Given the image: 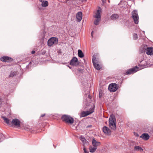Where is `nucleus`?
Returning <instances> with one entry per match:
<instances>
[{
  "instance_id": "nucleus-29",
  "label": "nucleus",
  "mask_w": 153,
  "mask_h": 153,
  "mask_svg": "<svg viewBox=\"0 0 153 153\" xmlns=\"http://www.w3.org/2000/svg\"><path fill=\"white\" fill-rule=\"evenodd\" d=\"M3 102V101L2 99L0 97V105Z\"/></svg>"
},
{
  "instance_id": "nucleus-24",
  "label": "nucleus",
  "mask_w": 153,
  "mask_h": 153,
  "mask_svg": "<svg viewBox=\"0 0 153 153\" xmlns=\"http://www.w3.org/2000/svg\"><path fill=\"white\" fill-rule=\"evenodd\" d=\"M97 149V147L94 146L93 147H91L90 148V152L91 153L94 152Z\"/></svg>"
},
{
  "instance_id": "nucleus-1",
  "label": "nucleus",
  "mask_w": 153,
  "mask_h": 153,
  "mask_svg": "<svg viewBox=\"0 0 153 153\" xmlns=\"http://www.w3.org/2000/svg\"><path fill=\"white\" fill-rule=\"evenodd\" d=\"M109 127L112 129L115 130L116 129V120L115 117L113 114L110 115L109 118Z\"/></svg>"
},
{
  "instance_id": "nucleus-23",
  "label": "nucleus",
  "mask_w": 153,
  "mask_h": 153,
  "mask_svg": "<svg viewBox=\"0 0 153 153\" xmlns=\"http://www.w3.org/2000/svg\"><path fill=\"white\" fill-rule=\"evenodd\" d=\"M48 1H43L42 3V7H47L48 5Z\"/></svg>"
},
{
  "instance_id": "nucleus-10",
  "label": "nucleus",
  "mask_w": 153,
  "mask_h": 153,
  "mask_svg": "<svg viewBox=\"0 0 153 153\" xmlns=\"http://www.w3.org/2000/svg\"><path fill=\"white\" fill-rule=\"evenodd\" d=\"M140 70L139 68L137 66L135 67L129 69L126 72L127 74H133Z\"/></svg>"
},
{
  "instance_id": "nucleus-32",
  "label": "nucleus",
  "mask_w": 153,
  "mask_h": 153,
  "mask_svg": "<svg viewBox=\"0 0 153 153\" xmlns=\"http://www.w3.org/2000/svg\"><path fill=\"white\" fill-rule=\"evenodd\" d=\"M45 115V114H42L41 115V117H43Z\"/></svg>"
},
{
  "instance_id": "nucleus-34",
  "label": "nucleus",
  "mask_w": 153,
  "mask_h": 153,
  "mask_svg": "<svg viewBox=\"0 0 153 153\" xmlns=\"http://www.w3.org/2000/svg\"><path fill=\"white\" fill-rule=\"evenodd\" d=\"M82 1H86V0H82Z\"/></svg>"
},
{
  "instance_id": "nucleus-8",
  "label": "nucleus",
  "mask_w": 153,
  "mask_h": 153,
  "mask_svg": "<svg viewBox=\"0 0 153 153\" xmlns=\"http://www.w3.org/2000/svg\"><path fill=\"white\" fill-rule=\"evenodd\" d=\"M118 88V86L117 84L115 83H112L109 85L108 89L111 92H115Z\"/></svg>"
},
{
  "instance_id": "nucleus-26",
  "label": "nucleus",
  "mask_w": 153,
  "mask_h": 153,
  "mask_svg": "<svg viewBox=\"0 0 153 153\" xmlns=\"http://www.w3.org/2000/svg\"><path fill=\"white\" fill-rule=\"evenodd\" d=\"M4 135L0 133V142L2 141L4 139Z\"/></svg>"
},
{
  "instance_id": "nucleus-2",
  "label": "nucleus",
  "mask_w": 153,
  "mask_h": 153,
  "mask_svg": "<svg viewBox=\"0 0 153 153\" xmlns=\"http://www.w3.org/2000/svg\"><path fill=\"white\" fill-rule=\"evenodd\" d=\"M102 12V9L100 7H99L98 10L95 15L94 16V17L96 18V19L94 21V24L96 25H97L100 20L101 15L100 13Z\"/></svg>"
},
{
  "instance_id": "nucleus-20",
  "label": "nucleus",
  "mask_w": 153,
  "mask_h": 153,
  "mask_svg": "<svg viewBox=\"0 0 153 153\" xmlns=\"http://www.w3.org/2000/svg\"><path fill=\"white\" fill-rule=\"evenodd\" d=\"M119 17L118 15L116 14H113L111 16V19L112 20H115Z\"/></svg>"
},
{
  "instance_id": "nucleus-18",
  "label": "nucleus",
  "mask_w": 153,
  "mask_h": 153,
  "mask_svg": "<svg viewBox=\"0 0 153 153\" xmlns=\"http://www.w3.org/2000/svg\"><path fill=\"white\" fill-rule=\"evenodd\" d=\"M79 139L82 142L84 146L85 144H87V143H88V142L87 141L86 139L82 135H81L80 136Z\"/></svg>"
},
{
  "instance_id": "nucleus-31",
  "label": "nucleus",
  "mask_w": 153,
  "mask_h": 153,
  "mask_svg": "<svg viewBox=\"0 0 153 153\" xmlns=\"http://www.w3.org/2000/svg\"><path fill=\"white\" fill-rule=\"evenodd\" d=\"M101 96H102V94H101V93L100 92L99 94V97L100 98L101 97Z\"/></svg>"
},
{
  "instance_id": "nucleus-12",
  "label": "nucleus",
  "mask_w": 153,
  "mask_h": 153,
  "mask_svg": "<svg viewBox=\"0 0 153 153\" xmlns=\"http://www.w3.org/2000/svg\"><path fill=\"white\" fill-rule=\"evenodd\" d=\"M102 130L104 134L107 135H110L111 131L110 129L107 127L104 126L102 128Z\"/></svg>"
},
{
  "instance_id": "nucleus-28",
  "label": "nucleus",
  "mask_w": 153,
  "mask_h": 153,
  "mask_svg": "<svg viewBox=\"0 0 153 153\" xmlns=\"http://www.w3.org/2000/svg\"><path fill=\"white\" fill-rule=\"evenodd\" d=\"M83 149L85 153H88V152L86 150V149L85 147L83 148Z\"/></svg>"
},
{
  "instance_id": "nucleus-15",
  "label": "nucleus",
  "mask_w": 153,
  "mask_h": 153,
  "mask_svg": "<svg viewBox=\"0 0 153 153\" xmlns=\"http://www.w3.org/2000/svg\"><path fill=\"white\" fill-rule=\"evenodd\" d=\"M92 144L93 146L97 147V146L100 145V143L96 141L94 138H93L92 140Z\"/></svg>"
},
{
  "instance_id": "nucleus-30",
  "label": "nucleus",
  "mask_w": 153,
  "mask_h": 153,
  "mask_svg": "<svg viewBox=\"0 0 153 153\" xmlns=\"http://www.w3.org/2000/svg\"><path fill=\"white\" fill-rule=\"evenodd\" d=\"M35 52L34 51H33L31 52V53L32 54H34L35 53Z\"/></svg>"
},
{
  "instance_id": "nucleus-27",
  "label": "nucleus",
  "mask_w": 153,
  "mask_h": 153,
  "mask_svg": "<svg viewBox=\"0 0 153 153\" xmlns=\"http://www.w3.org/2000/svg\"><path fill=\"white\" fill-rule=\"evenodd\" d=\"M133 38L134 39H136L137 38V34L134 33L133 35Z\"/></svg>"
},
{
  "instance_id": "nucleus-6",
  "label": "nucleus",
  "mask_w": 153,
  "mask_h": 153,
  "mask_svg": "<svg viewBox=\"0 0 153 153\" xmlns=\"http://www.w3.org/2000/svg\"><path fill=\"white\" fill-rule=\"evenodd\" d=\"M58 39L56 37H52L50 39L48 42V45L49 46H51L53 45H56L58 43Z\"/></svg>"
},
{
  "instance_id": "nucleus-16",
  "label": "nucleus",
  "mask_w": 153,
  "mask_h": 153,
  "mask_svg": "<svg viewBox=\"0 0 153 153\" xmlns=\"http://www.w3.org/2000/svg\"><path fill=\"white\" fill-rule=\"evenodd\" d=\"M76 19L78 22H80L82 18V13L81 12H78L76 15Z\"/></svg>"
},
{
  "instance_id": "nucleus-14",
  "label": "nucleus",
  "mask_w": 153,
  "mask_h": 153,
  "mask_svg": "<svg viewBox=\"0 0 153 153\" xmlns=\"http://www.w3.org/2000/svg\"><path fill=\"white\" fill-rule=\"evenodd\" d=\"M146 53L148 55H153V47L147 48L146 50Z\"/></svg>"
},
{
  "instance_id": "nucleus-4",
  "label": "nucleus",
  "mask_w": 153,
  "mask_h": 153,
  "mask_svg": "<svg viewBox=\"0 0 153 153\" xmlns=\"http://www.w3.org/2000/svg\"><path fill=\"white\" fill-rule=\"evenodd\" d=\"M131 17L133 19L134 23L137 24L139 22V16L137 13V11L136 10H133L131 12Z\"/></svg>"
},
{
  "instance_id": "nucleus-35",
  "label": "nucleus",
  "mask_w": 153,
  "mask_h": 153,
  "mask_svg": "<svg viewBox=\"0 0 153 153\" xmlns=\"http://www.w3.org/2000/svg\"><path fill=\"white\" fill-rule=\"evenodd\" d=\"M103 2L105 1L106 0H102Z\"/></svg>"
},
{
  "instance_id": "nucleus-33",
  "label": "nucleus",
  "mask_w": 153,
  "mask_h": 153,
  "mask_svg": "<svg viewBox=\"0 0 153 153\" xmlns=\"http://www.w3.org/2000/svg\"><path fill=\"white\" fill-rule=\"evenodd\" d=\"M93 31H92L91 33V36L92 37H93Z\"/></svg>"
},
{
  "instance_id": "nucleus-25",
  "label": "nucleus",
  "mask_w": 153,
  "mask_h": 153,
  "mask_svg": "<svg viewBox=\"0 0 153 153\" xmlns=\"http://www.w3.org/2000/svg\"><path fill=\"white\" fill-rule=\"evenodd\" d=\"M17 72H11L9 75L10 77H13L17 74Z\"/></svg>"
},
{
  "instance_id": "nucleus-5",
  "label": "nucleus",
  "mask_w": 153,
  "mask_h": 153,
  "mask_svg": "<svg viewBox=\"0 0 153 153\" xmlns=\"http://www.w3.org/2000/svg\"><path fill=\"white\" fill-rule=\"evenodd\" d=\"M95 106L93 105V107L91 108L89 111H83L80 114V117H85L88 116L94 112V108Z\"/></svg>"
},
{
  "instance_id": "nucleus-13",
  "label": "nucleus",
  "mask_w": 153,
  "mask_h": 153,
  "mask_svg": "<svg viewBox=\"0 0 153 153\" xmlns=\"http://www.w3.org/2000/svg\"><path fill=\"white\" fill-rule=\"evenodd\" d=\"M0 60L2 62H7L12 61L13 60L12 59L8 56L2 57L0 58Z\"/></svg>"
},
{
  "instance_id": "nucleus-11",
  "label": "nucleus",
  "mask_w": 153,
  "mask_h": 153,
  "mask_svg": "<svg viewBox=\"0 0 153 153\" xmlns=\"http://www.w3.org/2000/svg\"><path fill=\"white\" fill-rule=\"evenodd\" d=\"M92 62L94 65V66L95 68L98 70H100L101 68V67L98 64L96 63L97 60L95 57L94 56L92 58Z\"/></svg>"
},
{
  "instance_id": "nucleus-19",
  "label": "nucleus",
  "mask_w": 153,
  "mask_h": 153,
  "mask_svg": "<svg viewBox=\"0 0 153 153\" xmlns=\"http://www.w3.org/2000/svg\"><path fill=\"white\" fill-rule=\"evenodd\" d=\"M134 149L135 151H138L140 152H142L143 151V149H142V148L139 146H135L134 148Z\"/></svg>"
},
{
  "instance_id": "nucleus-37",
  "label": "nucleus",
  "mask_w": 153,
  "mask_h": 153,
  "mask_svg": "<svg viewBox=\"0 0 153 153\" xmlns=\"http://www.w3.org/2000/svg\"><path fill=\"white\" fill-rule=\"evenodd\" d=\"M68 67L70 68H71L69 66H68Z\"/></svg>"
},
{
  "instance_id": "nucleus-22",
  "label": "nucleus",
  "mask_w": 153,
  "mask_h": 153,
  "mask_svg": "<svg viewBox=\"0 0 153 153\" xmlns=\"http://www.w3.org/2000/svg\"><path fill=\"white\" fill-rule=\"evenodd\" d=\"M2 118L3 119L4 121L7 124H9V125H11V124H10V120L9 119L6 118L5 117L3 116L2 117Z\"/></svg>"
},
{
  "instance_id": "nucleus-21",
  "label": "nucleus",
  "mask_w": 153,
  "mask_h": 153,
  "mask_svg": "<svg viewBox=\"0 0 153 153\" xmlns=\"http://www.w3.org/2000/svg\"><path fill=\"white\" fill-rule=\"evenodd\" d=\"M78 56L80 58H82L84 56V54L80 50H78Z\"/></svg>"
},
{
  "instance_id": "nucleus-7",
  "label": "nucleus",
  "mask_w": 153,
  "mask_h": 153,
  "mask_svg": "<svg viewBox=\"0 0 153 153\" xmlns=\"http://www.w3.org/2000/svg\"><path fill=\"white\" fill-rule=\"evenodd\" d=\"M20 121L19 119L16 118L14 119L11 121V126L18 128L20 127Z\"/></svg>"
},
{
  "instance_id": "nucleus-9",
  "label": "nucleus",
  "mask_w": 153,
  "mask_h": 153,
  "mask_svg": "<svg viewBox=\"0 0 153 153\" xmlns=\"http://www.w3.org/2000/svg\"><path fill=\"white\" fill-rule=\"evenodd\" d=\"M70 65L73 66H77L79 65L78 59L76 57H74L71 60Z\"/></svg>"
},
{
  "instance_id": "nucleus-3",
  "label": "nucleus",
  "mask_w": 153,
  "mask_h": 153,
  "mask_svg": "<svg viewBox=\"0 0 153 153\" xmlns=\"http://www.w3.org/2000/svg\"><path fill=\"white\" fill-rule=\"evenodd\" d=\"M62 120L67 123L72 124L74 122V119L70 116L64 115L62 117Z\"/></svg>"
},
{
  "instance_id": "nucleus-36",
  "label": "nucleus",
  "mask_w": 153,
  "mask_h": 153,
  "mask_svg": "<svg viewBox=\"0 0 153 153\" xmlns=\"http://www.w3.org/2000/svg\"><path fill=\"white\" fill-rule=\"evenodd\" d=\"M136 135H137V136H138V135L137 134H136Z\"/></svg>"
},
{
  "instance_id": "nucleus-17",
  "label": "nucleus",
  "mask_w": 153,
  "mask_h": 153,
  "mask_svg": "<svg viewBox=\"0 0 153 153\" xmlns=\"http://www.w3.org/2000/svg\"><path fill=\"white\" fill-rule=\"evenodd\" d=\"M140 137L142 138L143 139L145 140H147L149 139V136L148 134L144 133L142 134L141 136Z\"/></svg>"
}]
</instances>
